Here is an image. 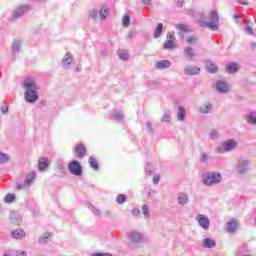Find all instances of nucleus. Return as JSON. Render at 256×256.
I'll return each mask as SVG.
<instances>
[{
  "label": "nucleus",
  "mask_w": 256,
  "mask_h": 256,
  "mask_svg": "<svg viewBox=\"0 0 256 256\" xmlns=\"http://www.w3.org/2000/svg\"><path fill=\"white\" fill-rule=\"evenodd\" d=\"M190 17H193L195 23L199 25L200 27H208V29H211L212 31H217L218 29V23H219V15L215 10H211L208 14V20L209 22L205 21V13L203 12H197L193 14V11H190L188 13Z\"/></svg>",
  "instance_id": "nucleus-1"
},
{
  "label": "nucleus",
  "mask_w": 256,
  "mask_h": 256,
  "mask_svg": "<svg viewBox=\"0 0 256 256\" xmlns=\"http://www.w3.org/2000/svg\"><path fill=\"white\" fill-rule=\"evenodd\" d=\"M25 92V99L28 103H35L39 99V94H37V83L32 78H26L23 82Z\"/></svg>",
  "instance_id": "nucleus-2"
},
{
  "label": "nucleus",
  "mask_w": 256,
  "mask_h": 256,
  "mask_svg": "<svg viewBox=\"0 0 256 256\" xmlns=\"http://www.w3.org/2000/svg\"><path fill=\"white\" fill-rule=\"evenodd\" d=\"M203 183L208 187H211V185H217V183H221V174L219 172H207L203 175Z\"/></svg>",
  "instance_id": "nucleus-3"
},
{
  "label": "nucleus",
  "mask_w": 256,
  "mask_h": 256,
  "mask_svg": "<svg viewBox=\"0 0 256 256\" xmlns=\"http://www.w3.org/2000/svg\"><path fill=\"white\" fill-rule=\"evenodd\" d=\"M68 169L70 173H72V175H81V164L79 163V161H71L68 165Z\"/></svg>",
  "instance_id": "nucleus-4"
},
{
  "label": "nucleus",
  "mask_w": 256,
  "mask_h": 256,
  "mask_svg": "<svg viewBox=\"0 0 256 256\" xmlns=\"http://www.w3.org/2000/svg\"><path fill=\"white\" fill-rule=\"evenodd\" d=\"M167 41L163 44V49H175V35L168 32L166 35Z\"/></svg>",
  "instance_id": "nucleus-5"
},
{
  "label": "nucleus",
  "mask_w": 256,
  "mask_h": 256,
  "mask_svg": "<svg viewBox=\"0 0 256 256\" xmlns=\"http://www.w3.org/2000/svg\"><path fill=\"white\" fill-rule=\"evenodd\" d=\"M196 221H198L200 227H202V229H209V218H207L206 216H204L203 214H199L196 216Z\"/></svg>",
  "instance_id": "nucleus-6"
},
{
  "label": "nucleus",
  "mask_w": 256,
  "mask_h": 256,
  "mask_svg": "<svg viewBox=\"0 0 256 256\" xmlns=\"http://www.w3.org/2000/svg\"><path fill=\"white\" fill-rule=\"evenodd\" d=\"M74 153H76V155L79 159L85 157V153H87V150L85 149V145H83L81 143L76 144V146L74 148Z\"/></svg>",
  "instance_id": "nucleus-7"
},
{
  "label": "nucleus",
  "mask_w": 256,
  "mask_h": 256,
  "mask_svg": "<svg viewBox=\"0 0 256 256\" xmlns=\"http://www.w3.org/2000/svg\"><path fill=\"white\" fill-rule=\"evenodd\" d=\"M47 167H49V160L45 157H41L38 160V171L43 173L44 171H47Z\"/></svg>",
  "instance_id": "nucleus-8"
},
{
  "label": "nucleus",
  "mask_w": 256,
  "mask_h": 256,
  "mask_svg": "<svg viewBox=\"0 0 256 256\" xmlns=\"http://www.w3.org/2000/svg\"><path fill=\"white\" fill-rule=\"evenodd\" d=\"M222 147L225 149V151H233V149L237 147V142L233 139H229L223 142Z\"/></svg>",
  "instance_id": "nucleus-9"
},
{
  "label": "nucleus",
  "mask_w": 256,
  "mask_h": 256,
  "mask_svg": "<svg viewBox=\"0 0 256 256\" xmlns=\"http://www.w3.org/2000/svg\"><path fill=\"white\" fill-rule=\"evenodd\" d=\"M237 227H239V222L236 219H232L227 223L228 233H235V231H237Z\"/></svg>",
  "instance_id": "nucleus-10"
},
{
  "label": "nucleus",
  "mask_w": 256,
  "mask_h": 256,
  "mask_svg": "<svg viewBox=\"0 0 256 256\" xmlns=\"http://www.w3.org/2000/svg\"><path fill=\"white\" fill-rule=\"evenodd\" d=\"M157 69H169L171 67V61L169 60H161L158 61L155 65Z\"/></svg>",
  "instance_id": "nucleus-11"
},
{
  "label": "nucleus",
  "mask_w": 256,
  "mask_h": 256,
  "mask_svg": "<svg viewBox=\"0 0 256 256\" xmlns=\"http://www.w3.org/2000/svg\"><path fill=\"white\" fill-rule=\"evenodd\" d=\"M216 88L220 93H227V91H229V86L223 81H218L216 83Z\"/></svg>",
  "instance_id": "nucleus-12"
},
{
  "label": "nucleus",
  "mask_w": 256,
  "mask_h": 256,
  "mask_svg": "<svg viewBox=\"0 0 256 256\" xmlns=\"http://www.w3.org/2000/svg\"><path fill=\"white\" fill-rule=\"evenodd\" d=\"M176 29H178V31H182V33H189V31H191V27H189V24L187 23L176 24Z\"/></svg>",
  "instance_id": "nucleus-13"
},
{
  "label": "nucleus",
  "mask_w": 256,
  "mask_h": 256,
  "mask_svg": "<svg viewBox=\"0 0 256 256\" xmlns=\"http://www.w3.org/2000/svg\"><path fill=\"white\" fill-rule=\"evenodd\" d=\"M199 71H201V69H199V67H195V66H188L185 69L186 75H199Z\"/></svg>",
  "instance_id": "nucleus-14"
},
{
  "label": "nucleus",
  "mask_w": 256,
  "mask_h": 256,
  "mask_svg": "<svg viewBox=\"0 0 256 256\" xmlns=\"http://www.w3.org/2000/svg\"><path fill=\"white\" fill-rule=\"evenodd\" d=\"M13 239H23L25 237V231L21 229H16L11 232Z\"/></svg>",
  "instance_id": "nucleus-15"
},
{
  "label": "nucleus",
  "mask_w": 256,
  "mask_h": 256,
  "mask_svg": "<svg viewBox=\"0 0 256 256\" xmlns=\"http://www.w3.org/2000/svg\"><path fill=\"white\" fill-rule=\"evenodd\" d=\"M72 63H73V56H71V54L69 53H66L63 58V65L65 69H67L69 65H72Z\"/></svg>",
  "instance_id": "nucleus-16"
},
{
  "label": "nucleus",
  "mask_w": 256,
  "mask_h": 256,
  "mask_svg": "<svg viewBox=\"0 0 256 256\" xmlns=\"http://www.w3.org/2000/svg\"><path fill=\"white\" fill-rule=\"evenodd\" d=\"M226 71L227 73H237V71H239V66L237 65V63L232 62L226 66Z\"/></svg>",
  "instance_id": "nucleus-17"
},
{
  "label": "nucleus",
  "mask_w": 256,
  "mask_h": 256,
  "mask_svg": "<svg viewBox=\"0 0 256 256\" xmlns=\"http://www.w3.org/2000/svg\"><path fill=\"white\" fill-rule=\"evenodd\" d=\"M205 67L209 73H217L218 71L217 65L210 61L206 62Z\"/></svg>",
  "instance_id": "nucleus-18"
},
{
  "label": "nucleus",
  "mask_w": 256,
  "mask_h": 256,
  "mask_svg": "<svg viewBox=\"0 0 256 256\" xmlns=\"http://www.w3.org/2000/svg\"><path fill=\"white\" fill-rule=\"evenodd\" d=\"M51 237H53V232H45L39 237V243H47Z\"/></svg>",
  "instance_id": "nucleus-19"
},
{
  "label": "nucleus",
  "mask_w": 256,
  "mask_h": 256,
  "mask_svg": "<svg viewBox=\"0 0 256 256\" xmlns=\"http://www.w3.org/2000/svg\"><path fill=\"white\" fill-rule=\"evenodd\" d=\"M88 163L90 165V167H92V169H95V171H97V169H99V162L97 161V159L93 156H90L88 159Z\"/></svg>",
  "instance_id": "nucleus-20"
},
{
  "label": "nucleus",
  "mask_w": 256,
  "mask_h": 256,
  "mask_svg": "<svg viewBox=\"0 0 256 256\" xmlns=\"http://www.w3.org/2000/svg\"><path fill=\"white\" fill-rule=\"evenodd\" d=\"M216 243L215 240L211 239V238H205L203 240V247H206L208 249H212V247H215Z\"/></svg>",
  "instance_id": "nucleus-21"
},
{
  "label": "nucleus",
  "mask_w": 256,
  "mask_h": 256,
  "mask_svg": "<svg viewBox=\"0 0 256 256\" xmlns=\"http://www.w3.org/2000/svg\"><path fill=\"white\" fill-rule=\"evenodd\" d=\"M161 33H163V23H158L154 31V39L161 37Z\"/></svg>",
  "instance_id": "nucleus-22"
},
{
  "label": "nucleus",
  "mask_w": 256,
  "mask_h": 256,
  "mask_svg": "<svg viewBox=\"0 0 256 256\" xmlns=\"http://www.w3.org/2000/svg\"><path fill=\"white\" fill-rule=\"evenodd\" d=\"M247 165H249V162L247 160H240L238 162L239 173H243V171L247 169Z\"/></svg>",
  "instance_id": "nucleus-23"
},
{
  "label": "nucleus",
  "mask_w": 256,
  "mask_h": 256,
  "mask_svg": "<svg viewBox=\"0 0 256 256\" xmlns=\"http://www.w3.org/2000/svg\"><path fill=\"white\" fill-rule=\"evenodd\" d=\"M36 174L35 172H30L28 177H26L24 185H31L32 182L35 181Z\"/></svg>",
  "instance_id": "nucleus-24"
},
{
  "label": "nucleus",
  "mask_w": 256,
  "mask_h": 256,
  "mask_svg": "<svg viewBox=\"0 0 256 256\" xmlns=\"http://www.w3.org/2000/svg\"><path fill=\"white\" fill-rule=\"evenodd\" d=\"M184 55L186 57H190V59H193V57H195V50H193L191 47H187L184 49Z\"/></svg>",
  "instance_id": "nucleus-25"
},
{
  "label": "nucleus",
  "mask_w": 256,
  "mask_h": 256,
  "mask_svg": "<svg viewBox=\"0 0 256 256\" xmlns=\"http://www.w3.org/2000/svg\"><path fill=\"white\" fill-rule=\"evenodd\" d=\"M186 115H187V112L185 111V108L179 107L178 108V119H179V121H183V119H185Z\"/></svg>",
  "instance_id": "nucleus-26"
},
{
  "label": "nucleus",
  "mask_w": 256,
  "mask_h": 256,
  "mask_svg": "<svg viewBox=\"0 0 256 256\" xmlns=\"http://www.w3.org/2000/svg\"><path fill=\"white\" fill-rule=\"evenodd\" d=\"M187 201H189V196H187V194H185V193L181 194L178 198V203L180 205H185V203H187Z\"/></svg>",
  "instance_id": "nucleus-27"
},
{
  "label": "nucleus",
  "mask_w": 256,
  "mask_h": 256,
  "mask_svg": "<svg viewBox=\"0 0 256 256\" xmlns=\"http://www.w3.org/2000/svg\"><path fill=\"white\" fill-rule=\"evenodd\" d=\"M107 15H109V9L106 6H103L100 10V18L107 19Z\"/></svg>",
  "instance_id": "nucleus-28"
},
{
  "label": "nucleus",
  "mask_w": 256,
  "mask_h": 256,
  "mask_svg": "<svg viewBox=\"0 0 256 256\" xmlns=\"http://www.w3.org/2000/svg\"><path fill=\"white\" fill-rule=\"evenodd\" d=\"M211 109H213V106H211V104H203L200 107L201 113H209Z\"/></svg>",
  "instance_id": "nucleus-29"
},
{
  "label": "nucleus",
  "mask_w": 256,
  "mask_h": 256,
  "mask_svg": "<svg viewBox=\"0 0 256 256\" xmlns=\"http://www.w3.org/2000/svg\"><path fill=\"white\" fill-rule=\"evenodd\" d=\"M186 43L188 45H195V43H197V37L193 36V35H188L186 37Z\"/></svg>",
  "instance_id": "nucleus-30"
},
{
  "label": "nucleus",
  "mask_w": 256,
  "mask_h": 256,
  "mask_svg": "<svg viewBox=\"0 0 256 256\" xmlns=\"http://www.w3.org/2000/svg\"><path fill=\"white\" fill-rule=\"evenodd\" d=\"M142 213L146 217V219H149V217H151V212L149 211V207L146 204L142 206Z\"/></svg>",
  "instance_id": "nucleus-31"
},
{
  "label": "nucleus",
  "mask_w": 256,
  "mask_h": 256,
  "mask_svg": "<svg viewBox=\"0 0 256 256\" xmlns=\"http://www.w3.org/2000/svg\"><path fill=\"white\" fill-rule=\"evenodd\" d=\"M132 239L135 243H139V241H141V239H143V236H141V234L139 232H133Z\"/></svg>",
  "instance_id": "nucleus-32"
},
{
  "label": "nucleus",
  "mask_w": 256,
  "mask_h": 256,
  "mask_svg": "<svg viewBox=\"0 0 256 256\" xmlns=\"http://www.w3.org/2000/svg\"><path fill=\"white\" fill-rule=\"evenodd\" d=\"M116 201L119 205H123V203H125V201H127V196L123 195V194H119L116 198Z\"/></svg>",
  "instance_id": "nucleus-33"
},
{
  "label": "nucleus",
  "mask_w": 256,
  "mask_h": 256,
  "mask_svg": "<svg viewBox=\"0 0 256 256\" xmlns=\"http://www.w3.org/2000/svg\"><path fill=\"white\" fill-rule=\"evenodd\" d=\"M5 203H13L15 201V194H8L4 198Z\"/></svg>",
  "instance_id": "nucleus-34"
},
{
  "label": "nucleus",
  "mask_w": 256,
  "mask_h": 256,
  "mask_svg": "<svg viewBox=\"0 0 256 256\" xmlns=\"http://www.w3.org/2000/svg\"><path fill=\"white\" fill-rule=\"evenodd\" d=\"M23 11H24V8H19L18 10H16L13 13L14 19H17V18L21 17V15H23Z\"/></svg>",
  "instance_id": "nucleus-35"
},
{
  "label": "nucleus",
  "mask_w": 256,
  "mask_h": 256,
  "mask_svg": "<svg viewBox=\"0 0 256 256\" xmlns=\"http://www.w3.org/2000/svg\"><path fill=\"white\" fill-rule=\"evenodd\" d=\"M9 161V155L0 153V163H7Z\"/></svg>",
  "instance_id": "nucleus-36"
},
{
  "label": "nucleus",
  "mask_w": 256,
  "mask_h": 256,
  "mask_svg": "<svg viewBox=\"0 0 256 256\" xmlns=\"http://www.w3.org/2000/svg\"><path fill=\"white\" fill-rule=\"evenodd\" d=\"M129 23H130V18L129 15H125L122 19V25L124 27H129Z\"/></svg>",
  "instance_id": "nucleus-37"
},
{
  "label": "nucleus",
  "mask_w": 256,
  "mask_h": 256,
  "mask_svg": "<svg viewBox=\"0 0 256 256\" xmlns=\"http://www.w3.org/2000/svg\"><path fill=\"white\" fill-rule=\"evenodd\" d=\"M1 111L2 113L5 115L9 112V105L7 103H4L2 106H1Z\"/></svg>",
  "instance_id": "nucleus-38"
},
{
  "label": "nucleus",
  "mask_w": 256,
  "mask_h": 256,
  "mask_svg": "<svg viewBox=\"0 0 256 256\" xmlns=\"http://www.w3.org/2000/svg\"><path fill=\"white\" fill-rule=\"evenodd\" d=\"M247 122L252 123V124H256V116H254V115L248 116L247 117Z\"/></svg>",
  "instance_id": "nucleus-39"
},
{
  "label": "nucleus",
  "mask_w": 256,
  "mask_h": 256,
  "mask_svg": "<svg viewBox=\"0 0 256 256\" xmlns=\"http://www.w3.org/2000/svg\"><path fill=\"white\" fill-rule=\"evenodd\" d=\"M132 214L135 216V217H139V215H141V210H139V208H134L132 210Z\"/></svg>",
  "instance_id": "nucleus-40"
},
{
  "label": "nucleus",
  "mask_w": 256,
  "mask_h": 256,
  "mask_svg": "<svg viewBox=\"0 0 256 256\" xmlns=\"http://www.w3.org/2000/svg\"><path fill=\"white\" fill-rule=\"evenodd\" d=\"M159 181H161V176H159V175L154 176V178H153L154 185H157L159 183Z\"/></svg>",
  "instance_id": "nucleus-41"
},
{
  "label": "nucleus",
  "mask_w": 256,
  "mask_h": 256,
  "mask_svg": "<svg viewBox=\"0 0 256 256\" xmlns=\"http://www.w3.org/2000/svg\"><path fill=\"white\" fill-rule=\"evenodd\" d=\"M90 19H95L97 17V10H92L89 15Z\"/></svg>",
  "instance_id": "nucleus-42"
},
{
  "label": "nucleus",
  "mask_w": 256,
  "mask_h": 256,
  "mask_svg": "<svg viewBox=\"0 0 256 256\" xmlns=\"http://www.w3.org/2000/svg\"><path fill=\"white\" fill-rule=\"evenodd\" d=\"M119 56H120V59H128V55H127V53H125V54H123V53H121V52H119Z\"/></svg>",
  "instance_id": "nucleus-43"
},
{
  "label": "nucleus",
  "mask_w": 256,
  "mask_h": 256,
  "mask_svg": "<svg viewBox=\"0 0 256 256\" xmlns=\"http://www.w3.org/2000/svg\"><path fill=\"white\" fill-rule=\"evenodd\" d=\"M246 30L250 35H253V28L251 26H247Z\"/></svg>",
  "instance_id": "nucleus-44"
},
{
  "label": "nucleus",
  "mask_w": 256,
  "mask_h": 256,
  "mask_svg": "<svg viewBox=\"0 0 256 256\" xmlns=\"http://www.w3.org/2000/svg\"><path fill=\"white\" fill-rule=\"evenodd\" d=\"M238 3H240V5H249V2H247V0H238Z\"/></svg>",
  "instance_id": "nucleus-45"
},
{
  "label": "nucleus",
  "mask_w": 256,
  "mask_h": 256,
  "mask_svg": "<svg viewBox=\"0 0 256 256\" xmlns=\"http://www.w3.org/2000/svg\"><path fill=\"white\" fill-rule=\"evenodd\" d=\"M92 256H111L109 253L93 254Z\"/></svg>",
  "instance_id": "nucleus-46"
},
{
  "label": "nucleus",
  "mask_w": 256,
  "mask_h": 256,
  "mask_svg": "<svg viewBox=\"0 0 256 256\" xmlns=\"http://www.w3.org/2000/svg\"><path fill=\"white\" fill-rule=\"evenodd\" d=\"M163 119H165V121H171V115H164Z\"/></svg>",
  "instance_id": "nucleus-47"
},
{
  "label": "nucleus",
  "mask_w": 256,
  "mask_h": 256,
  "mask_svg": "<svg viewBox=\"0 0 256 256\" xmlns=\"http://www.w3.org/2000/svg\"><path fill=\"white\" fill-rule=\"evenodd\" d=\"M16 256H27V253L24 252H17Z\"/></svg>",
  "instance_id": "nucleus-48"
},
{
  "label": "nucleus",
  "mask_w": 256,
  "mask_h": 256,
  "mask_svg": "<svg viewBox=\"0 0 256 256\" xmlns=\"http://www.w3.org/2000/svg\"><path fill=\"white\" fill-rule=\"evenodd\" d=\"M144 5H151V0H142Z\"/></svg>",
  "instance_id": "nucleus-49"
},
{
  "label": "nucleus",
  "mask_w": 256,
  "mask_h": 256,
  "mask_svg": "<svg viewBox=\"0 0 256 256\" xmlns=\"http://www.w3.org/2000/svg\"><path fill=\"white\" fill-rule=\"evenodd\" d=\"M114 117H115V119H121V117H123V116L119 113H116V114H114Z\"/></svg>",
  "instance_id": "nucleus-50"
},
{
  "label": "nucleus",
  "mask_w": 256,
  "mask_h": 256,
  "mask_svg": "<svg viewBox=\"0 0 256 256\" xmlns=\"http://www.w3.org/2000/svg\"><path fill=\"white\" fill-rule=\"evenodd\" d=\"M205 159H207V155H202V157H201V161H205Z\"/></svg>",
  "instance_id": "nucleus-51"
},
{
  "label": "nucleus",
  "mask_w": 256,
  "mask_h": 256,
  "mask_svg": "<svg viewBox=\"0 0 256 256\" xmlns=\"http://www.w3.org/2000/svg\"><path fill=\"white\" fill-rule=\"evenodd\" d=\"M21 184H16V189L19 191V190H21Z\"/></svg>",
  "instance_id": "nucleus-52"
},
{
  "label": "nucleus",
  "mask_w": 256,
  "mask_h": 256,
  "mask_svg": "<svg viewBox=\"0 0 256 256\" xmlns=\"http://www.w3.org/2000/svg\"><path fill=\"white\" fill-rule=\"evenodd\" d=\"M215 137H217V133H212V134H211V138H212V139H215Z\"/></svg>",
  "instance_id": "nucleus-53"
},
{
  "label": "nucleus",
  "mask_w": 256,
  "mask_h": 256,
  "mask_svg": "<svg viewBox=\"0 0 256 256\" xmlns=\"http://www.w3.org/2000/svg\"><path fill=\"white\" fill-rule=\"evenodd\" d=\"M81 70V66H78L76 69V72H79Z\"/></svg>",
  "instance_id": "nucleus-54"
},
{
  "label": "nucleus",
  "mask_w": 256,
  "mask_h": 256,
  "mask_svg": "<svg viewBox=\"0 0 256 256\" xmlns=\"http://www.w3.org/2000/svg\"><path fill=\"white\" fill-rule=\"evenodd\" d=\"M235 18H236V19H239V15H236Z\"/></svg>",
  "instance_id": "nucleus-55"
}]
</instances>
